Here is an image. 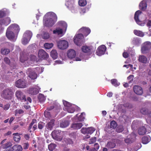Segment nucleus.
<instances>
[{"mask_svg": "<svg viewBox=\"0 0 151 151\" xmlns=\"http://www.w3.org/2000/svg\"><path fill=\"white\" fill-rule=\"evenodd\" d=\"M87 4V2L86 0H79L78 1V4L79 5L81 6H84Z\"/></svg>", "mask_w": 151, "mask_h": 151, "instance_id": "nucleus-43", "label": "nucleus"}, {"mask_svg": "<svg viewBox=\"0 0 151 151\" xmlns=\"http://www.w3.org/2000/svg\"><path fill=\"white\" fill-rule=\"evenodd\" d=\"M29 77L32 79H35L37 78V74L34 71L31 72L28 76Z\"/></svg>", "mask_w": 151, "mask_h": 151, "instance_id": "nucleus-30", "label": "nucleus"}, {"mask_svg": "<svg viewBox=\"0 0 151 151\" xmlns=\"http://www.w3.org/2000/svg\"><path fill=\"white\" fill-rule=\"evenodd\" d=\"M64 110L67 111L69 113H73L75 111V109L74 107L71 106L68 108H66V109Z\"/></svg>", "mask_w": 151, "mask_h": 151, "instance_id": "nucleus-40", "label": "nucleus"}, {"mask_svg": "<svg viewBox=\"0 0 151 151\" xmlns=\"http://www.w3.org/2000/svg\"><path fill=\"white\" fill-rule=\"evenodd\" d=\"M4 20L6 23V25H8L10 23L11 20L10 18L7 17L4 19Z\"/></svg>", "mask_w": 151, "mask_h": 151, "instance_id": "nucleus-54", "label": "nucleus"}, {"mask_svg": "<svg viewBox=\"0 0 151 151\" xmlns=\"http://www.w3.org/2000/svg\"><path fill=\"white\" fill-rule=\"evenodd\" d=\"M22 145L24 149L26 150L28 148L29 145L28 142H26L23 143Z\"/></svg>", "mask_w": 151, "mask_h": 151, "instance_id": "nucleus-56", "label": "nucleus"}, {"mask_svg": "<svg viewBox=\"0 0 151 151\" xmlns=\"http://www.w3.org/2000/svg\"><path fill=\"white\" fill-rule=\"evenodd\" d=\"M99 145L98 143H96L94 144L93 148L97 150L99 149Z\"/></svg>", "mask_w": 151, "mask_h": 151, "instance_id": "nucleus-63", "label": "nucleus"}, {"mask_svg": "<svg viewBox=\"0 0 151 151\" xmlns=\"http://www.w3.org/2000/svg\"><path fill=\"white\" fill-rule=\"evenodd\" d=\"M63 103L65 106L64 109H66V108L70 107L72 105L71 104L65 100H63Z\"/></svg>", "mask_w": 151, "mask_h": 151, "instance_id": "nucleus-34", "label": "nucleus"}, {"mask_svg": "<svg viewBox=\"0 0 151 151\" xmlns=\"http://www.w3.org/2000/svg\"><path fill=\"white\" fill-rule=\"evenodd\" d=\"M65 142L67 144H72L73 143V141H72V139L70 138L65 139Z\"/></svg>", "mask_w": 151, "mask_h": 151, "instance_id": "nucleus-51", "label": "nucleus"}, {"mask_svg": "<svg viewBox=\"0 0 151 151\" xmlns=\"http://www.w3.org/2000/svg\"><path fill=\"white\" fill-rule=\"evenodd\" d=\"M134 33L136 35L139 37H142L144 35L143 33L140 31L134 30Z\"/></svg>", "mask_w": 151, "mask_h": 151, "instance_id": "nucleus-31", "label": "nucleus"}, {"mask_svg": "<svg viewBox=\"0 0 151 151\" xmlns=\"http://www.w3.org/2000/svg\"><path fill=\"white\" fill-rule=\"evenodd\" d=\"M141 113L144 115H146L148 113V110L145 108H143L140 110Z\"/></svg>", "mask_w": 151, "mask_h": 151, "instance_id": "nucleus-48", "label": "nucleus"}, {"mask_svg": "<svg viewBox=\"0 0 151 151\" xmlns=\"http://www.w3.org/2000/svg\"><path fill=\"white\" fill-rule=\"evenodd\" d=\"M40 89V88L38 86L37 87L31 88L29 89L28 93L32 95H35L38 94Z\"/></svg>", "mask_w": 151, "mask_h": 151, "instance_id": "nucleus-14", "label": "nucleus"}, {"mask_svg": "<svg viewBox=\"0 0 151 151\" xmlns=\"http://www.w3.org/2000/svg\"><path fill=\"white\" fill-rule=\"evenodd\" d=\"M30 40L23 36V37L22 39V43L24 45H26L29 42Z\"/></svg>", "mask_w": 151, "mask_h": 151, "instance_id": "nucleus-39", "label": "nucleus"}, {"mask_svg": "<svg viewBox=\"0 0 151 151\" xmlns=\"http://www.w3.org/2000/svg\"><path fill=\"white\" fill-rule=\"evenodd\" d=\"M38 55L40 58L44 60H47L49 57L48 54L43 49L39 50Z\"/></svg>", "mask_w": 151, "mask_h": 151, "instance_id": "nucleus-7", "label": "nucleus"}, {"mask_svg": "<svg viewBox=\"0 0 151 151\" xmlns=\"http://www.w3.org/2000/svg\"><path fill=\"white\" fill-rule=\"evenodd\" d=\"M15 86L19 88H24L26 87L27 83L24 79H20L16 81Z\"/></svg>", "mask_w": 151, "mask_h": 151, "instance_id": "nucleus-6", "label": "nucleus"}, {"mask_svg": "<svg viewBox=\"0 0 151 151\" xmlns=\"http://www.w3.org/2000/svg\"><path fill=\"white\" fill-rule=\"evenodd\" d=\"M14 150L16 151H21L22 148L21 145H15L13 146Z\"/></svg>", "mask_w": 151, "mask_h": 151, "instance_id": "nucleus-35", "label": "nucleus"}, {"mask_svg": "<svg viewBox=\"0 0 151 151\" xmlns=\"http://www.w3.org/2000/svg\"><path fill=\"white\" fill-rule=\"evenodd\" d=\"M53 33L58 35L61 34L63 33V30L61 29H56L53 31Z\"/></svg>", "mask_w": 151, "mask_h": 151, "instance_id": "nucleus-41", "label": "nucleus"}, {"mask_svg": "<svg viewBox=\"0 0 151 151\" xmlns=\"http://www.w3.org/2000/svg\"><path fill=\"white\" fill-rule=\"evenodd\" d=\"M0 25H6V23L4 19L0 20Z\"/></svg>", "mask_w": 151, "mask_h": 151, "instance_id": "nucleus-64", "label": "nucleus"}, {"mask_svg": "<svg viewBox=\"0 0 151 151\" xmlns=\"http://www.w3.org/2000/svg\"><path fill=\"white\" fill-rule=\"evenodd\" d=\"M45 125V124L44 122H40L38 124V128L40 129H41L43 128Z\"/></svg>", "mask_w": 151, "mask_h": 151, "instance_id": "nucleus-45", "label": "nucleus"}, {"mask_svg": "<svg viewBox=\"0 0 151 151\" xmlns=\"http://www.w3.org/2000/svg\"><path fill=\"white\" fill-rule=\"evenodd\" d=\"M79 32L82 33L83 36L86 37L90 34L91 30L88 27H83L79 29Z\"/></svg>", "mask_w": 151, "mask_h": 151, "instance_id": "nucleus-10", "label": "nucleus"}, {"mask_svg": "<svg viewBox=\"0 0 151 151\" xmlns=\"http://www.w3.org/2000/svg\"><path fill=\"white\" fill-rule=\"evenodd\" d=\"M50 56L54 59H55L58 57V53L55 50H52L50 52Z\"/></svg>", "mask_w": 151, "mask_h": 151, "instance_id": "nucleus-26", "label": "nucleus"}, {"mask_svg": "<svg viewBox=\"0 0 151 151\" xmlns=\"http://www.w3.org/2000/svg\"><path fill=\"white\" fill-rule=\"evenodd\" d=\"M13 135H14V141L18 142L20 140L21 137L18 133H14Z\"/></svg>", "mask_w": 151, "mask_h": 151, "instance_id": "nucleus-28", "label": "nucleus"}, {"mask_svg": "<svg viewBox=\"0 0 151 151\" xmlns=\"http://www.w3.org/2000/svg\"><path fill=\"white\" fill-rule=\"evenodd\" d=\"M4 62L7 64L9 65L10 63V61L9 58L5 57L4 59Z\"/></svg>", "mask_w": 151, "mask_h": 151, "instance_id": "nucleus-59", "label": "nucleus"}, {"mask_svg": "<svg viewBox=\"0 0 151 151\" xmlns=\"http://www.w3.org/2000/svg\"><path fill=\"white\" fill-rule=\"evenodd\" d=\"M38 99L40 102H43L45 100V98L44 95L42 94H39L38 96Z\"/></svg>", "mask_w": 151, "mask_h": 151, "instance_id": "nucleus-37", "label": "nucleus"}, {"mask_svg": "<svg viewBox=\"0 0 151 151\" xmlns=\"http://www.w3.org/2000/svg\"><path fill=\"white\" fill-rule=\"evenodd\" d=\"M139 61L142 63L146 64L147 62V59L144 55H139L138 58Z\"/></svg>", "mask_w": 151, "mask_h": 151, "instance_id": "nucleus-20", "label": "nucleus"}, {"mask_svg": "<svg viewBox=\"0 0 151 151\" xmlns=\"http://www.w3.org/2000/svg\"><path fill=\"white\" fill-rule=\"evenodd\" d=\"M146 129L145 127L142 126L138 129V132L139 135H143L146 134Z\"/></svg>", "mask_w": 151, "mask_h": 151, "instance_id": "nucleus-21", "label": "nucleus"}, {"mask_svg": "<svg viewBox=\"0 0 151 151\" xmlns=\"http://www.w3.org/2000/svg\"><path fill=\"white\" fill-rule=\"evenodd\" d=\"M50 37L49 34L47 32L44 33L42 36V38L45 39H47Z\"/></svg>", "mask_w": 151, "mask_h": 151, "instance_id": "nucleus-47", "label": "nucleus"}, {"mask_svg": "<svg viewBox=\"0 0 151 151\" xmlns=\"http://www.w3.org/2000/svg\"><path fill=\"white\" fill-rule=\"evenodd\" d=\"M141 13V12L140 10H138L134 14V19L136 23L138 24H139V23L140 22L139 19V16Z\"/></svg>", "mask_w": 151, "mask_h": 151, "instance_id": "nucleus-22", "label": "nucleus"}, {"mask_svg": "<svg viewBox=\"0 0 151 151\" xmlns=\"http://www.w3.org/2000/svg\"><path fill=\"white\" fill-rule=\"evenodd\" d=\"M15 28L17 29V30L18 32L19 31L20 28L19 26L18 25L16 24H13L11 25L7 29L6 35L7 37L10 40H12L14 38V34L12 32L9 31V30L11 29H14Z\"/></svg>", "mask_w": 151, "mask_h": 151, "instance_id": "nucleus-2", "label": "nucleus"}, {"mask_svg": "<svg viewBox=\"0 0 151 151\" xmlns=\"http://www.w3.org/2000/svg\"><path fill=\"white\" fill-rule=\"evenodd\" d=\"M77 122V123L72 124L70 127L71 128L74 129H80L83 125L82 123L78 122Z\"/></svg>", "mask_w": 151, "mask_h": 151, "instance_id": "nucleus-16", "label": "nucleus"}, {"mask_svg": "<svg viewBox=\"0 0 151 151\" xmlns=\"http://www.w3.org/2000/svg\"><path fill=\"white\" fill-rule=\"evenodd\" d=\"M133 90L134 93L138 95H142L143 93V90L142 88L138 86H135L133 87Z\"/></svg>", "mask_w": 151, "mask_h": 151, "instance_id": "nucleus-11", "label": "nucleus"}, {"mask_svg": "<svg viewBox=\"0 0 151 151\" xmlns=\"http://www.w3.org/2000/svg\"><path fill=\"white\" fill-rule=\"evenodd\" d=\"M69 125V122L68 121H64L60 123V126L62 128H65L68 127Z\"/></svg>", "mask_w": 151, "mask_h": 151, "instance_id": "nucleus-29", "label": "nucleus"}, {"mask_svg": "<svg viewBox=\"0 0 151 151\" xmlns=\"http://www.w3.org/2000/svg\"><path fill=\"white\" fill-rule=\"evenodd\" d=\"M111 81L112 85L115 87H117L120 84L118 82L117 80L116 79H113L111 80Z\"/></svg>", "mask_w": 151, "mask_h": 151, "instance_id": "nucleus-33", "label": "nucleus"}, {"mask_svg": "<svg viewBox=\"0 0 151 151\" xmlns=\"http://www.w3.org/2000/svg\"><path fill=\"white\" fill-rule=\"evenodd\" d=\"M151 48V43L149 42H146L141 48L142 52L145 53Z\"/></svg>", "mask_w": 151, "mask_h": 151, "instance_id": "nucleus-12", "label": "nucleus"}, {"mask_svg": "<svg viewBox=\"0 0 151 151\" xmlns=\"http://www.w3.org/2000/svg\"><path fill=\"white\" fill-rule=\"evenodd\" d=\"M117 126V124L116 122L113 120L110 123V127L112 129H114Z\"/></svg>", "mask_w": 151, "mask_h": 151, "instance_id": "nucleus-42", "label": "nucleus"}, {"mask_svg": "<svg viewBox=\"0 0 151 151\" xmlns=\"http://www.w3.org/2000/svg\"><path fill=\"white\" fill-rule=\"evenodd\" d=\"M76 55V52L74 50L70 49L68 51L67 56L69 58H73L75 57Z\"/></svg>", "mask_w": 151, "mask_h": 151, "instance_id": "nucleus-17", "label": "nucleus"}, {"mask_svg": "<svg viewBox=\"0 0 151 151\" xmlns=\"http://www.w3.org/2000/svg\"><path fill=\"white\" fill-rule=\"evenodd\" d=\"M60 133L59 131H53L51 133V135L53 139H58L60 136Z\"/></svg>", "mask_w": 151, "mask_h": 151, "instance_id": "nucleus-19", "label": "nucleus"}, {"mask_svg": "<svg viewBox=\"0 0 151 151\" xmlns=\"http://www.w3.org/2000/svg\"><path fill=\"white\" fill-rule=\"evenodd\" d=\"M56 146V145L54 144H51L48 145V149L49 150L52 151L55 149Z\"/></svg>", "mask_w": 151, "mask_h": 151, "instance_id": "nucleus-44", "label": "nucleus"}, {"mask_svg": "<svg viewBox=\"0 0 151 151\" xmlns=\"http://www.w3.org/2000/svg\"><path fill=\"white\" fill-rule=\"evenodd\" d=\"M81 132L83 134H88V128H82L81 130Z\"/></svg>", "mask_w": 151, "mask_h": 151, "instance_id": "nucleus-52", "label": "nucleus"}, {"mask_svg": "<svg viewBox=\"0 0 151 151\" xmlns=\"http://www.w3.org/2000/svg\"><path fill=\"white\" fill-rule=\"evenodd\" d=\"M73 41L77 45L79 46L81 45L83 43L82 40H81L75 37L73 38Z\"/></svg>", "mask_w": 151, "mask_h": 151, "instance_id": "nucleus-23", "label": "nucleus"}, {"mask_svg": "<svg viewBox=\"0 0 151 151\" xmlns=\"http://www.w3.org/2000/svg\"><path fill=\"white\" fill-rule=\"evenodd\" d=\"M116 146L115 139H112L111 141L108 142L106 147L109 149H111L114 148Z\"/></svg>", "mask_w": 151, "mask_h": 151, "instance_id": "nucleus-15", "label": "nucleus"}, {"mask_svg": "<svg viewBox=\"0 0 151 151\" xmlns=\"http://www.w3.org/2000/svg\"><path fill=\"white\" fill-rule=\"evenodd\" d=\"M12 145V143L10 142H8L3 145L4 148H6L11 147Z\"/></svg>", "mask_w": 151, "mask_h": 151, "instance_id": "nucleus-49", "label": "nucleus"}, {"mask_svg": "<svg viewBox=\"0 0 151 151\" xmlns=\"http://www.w3.org/2000/svg\"><path fill=\"white\" fill-rule=\"evenodd\" d=\"M5 151H13L14 150L13 147H10L5 149Z\"/></svg>", "mask_w": 151, "mask_h": 151, "instance_id": "nucleus-62", "label": "nucleus"}, {"mask_svg": "<svg viewBox=\"0 0 151 151\" xmlns=\"http://www.w3.org/2000/svg\"><path fill=\"white\" fill-rule=\"evenodd\" d=\"M55 120L54 119L51 120L46 125V127L48 130H51L55 125Z\"/></svg>", "mask_w": 151, "mask_h": 151, "instance_id": "nucleus-18", "label": "nucleus"}, {"mask_svg": "<svg viewBox=\"0 0 151 151\" xmlns=\"http://www.w3.org/2000/svg\"><path fill=\"white\" fill-rule=\"evenodd\" d=\"M32 35V32L29 30L26 31L24 34V36L28 38L29 39H31Z\"/></svg>", "mask_w": 151, "mask_h": 151, "instance_id": "nucleus-25", "label": "nucleus"}, {"mask_svg": "<svg viewBox=\"0 0 151 151\" xmlns=\"http://www.w3.org/2000/svg\"><path fill=\"white\" fill-rule=\"evenodd\" d=\"M106 47L104 45L99 46L96 50V54L99 56H101L104 54L106 50Z\"/></svg>", "mask_w": 151, "mask_h": 151, "instance_id": "nucleus-9", "label": "nucleus"}, {"mask_svg": "<svg viewBox=\"0 0 151 151\" xmlns=\"http://www.w3.org/2000/svg\"><path fill=\"white\" fill-rule=\"evenodd\" d=\"M57 44L58 48L62 50L66 49L68 46V42L65 40H60L58 42Z\"/></svg>", "mask_w": 151, "mask_h": 151, "instance_id": "nucleus-5", "label": "nucleus"}, {"mask_svg": "<svg viewBox=\"0 0 151 151\" xmlns=\"http://www.w3.org/2000/svg\"><path fill=\"white\" fill-rule=\"evenodd\" d=\"M124 141L125 143L127 145L131 144L133 142V141L129 138H126L124 139Z\"/></svg>", "mask_w": 151, "mask_h": 151, "instance_id": "nucleus-50", "label": "nucleus"}, {"mask_svg": "<svg viewBox=\"0 0 151 151\" xmlns=\"http://www.w3.org/2000/svg\"><path fill=\"white\" fill-rule=\"evenodd\" d=\"M15 112L16 115L17 114H23L24 113V111L22 109H17L15 110Z\"/></svg>", "mask_w": 151, "mask_h": 151, "instance_id": "nucleus-53", "label": "nucleus"}, {"mask_svg": "<svg viewBox=\"0 0 151 151\" xmlns=\"http://www.w3.org/2000/svg\"><path fill=\"white\" fill-rule=\"evenodd\" d=\"M53 46V44L52 43H46L44 45L45 48L47 49L51 48Z\"/></svg>", "mask_w": 151, "mask_h": 151, "instance_id": "nucleus-38", "label": "nucleus"}, {"mask_svg": "<svg viewBox=\"0 0 151 151\" xmlns=\"http://www.w3.org/2000/svg\"><path fill=\"white\" fill-rule=\"evenodd\" d=\"M88 133L91 134L96 129L93 127H90L88 128Z\"/></svg>", "mask_w": 151, "mask_h": 151, "instance_id": "nucleus-46", "label": "nucleus"}, {"mask_svg": "<svg viewBox=\"0 0 151 151\" xmlns=\"http://www.w3.org/2000/svg\"><path fill=\"white\" fill-rule=\"evenodd\" d=\"M74 37L82 40L83 38V35L82 33L78 34L76 35Z\"/></svg>", "mask_w": 151, "mask_h": 151, "instance_id": "nucleus-55", "label": "nucleus"}, {"mask_svg": "<svg viewBox=\"0 0 151 151\" xmlns=\"http://www.w3.org/2000/svg\"><path fill=\"white\" fill-rule=\"evenodd\" d=\"M147 3L145 1H142L139 4L140 9L142 10H145L147 8Z\"/></svg>", "mask_w": 151, "mask_h": 151, "instance_id": "nucleus-24", "label": "nucleus"}, {"mask_svg": "<svg viewBox=\"0 0 151 151\" xmlns=\"http://www.w3.org/2000/svg\"><path fill=\"white\" fill-rule=\"evenodd\" d=\"M96 141V137H93L90 139L89 141V144H91L94 143Z\"/></svg>", "mask_w": 151, "mask_h": 151, "instance_id": "nucleus-57", "label": "nucleus"}, {"mask_svg": "<svg viewBox=\"0 0 151 151\" xmlns=\"http://www.w3.org/2000/svg\"><path fill=\"white\" fill-rule=\"evenodd\" d=\"M57 20L56 15L54 14L52 18L47 19L45 23V25L47 27H52L54 24Z\"/></svg>", "mask_w": 151, "mask_h": 151, "instance_id": "nucleus-3", "label": "nucleus"}, {"mask_svg": "<svg viewBox=\"0 0 151 151\" xmlns=\"http://www.w3.org/2000/svg\"><path fill=\"white\" fill-rule=\"evenodd\" d=\"M6 14L4 12L0 11V18H2Z\"/></svg>", "mask_w": 151, "mask_h": 151, "instance_id": "nucleus-60", "label": "nucleus"}, {"mask_svg": "<svg viewBox=\"0 0 151 151\" xmlns=\"http://www.w3.org/2000/svg\"><path fill=\"white\" fill-rule=\"evenodd\" d=\"M150 141L149 137L147 136H144L142 138V142L143 144H147Z\"/></svg>", "mask_w": 151, "mask_h": 151, "instance_id": "nucleus-36", "label": "nucleus"}, {"mask_svg": "<svg viewBox=\"0 0 151 151\" xmlns=\"http://www.w3.org/2000/svg\"><path fill=\"white\" fill-rule=\"evenodd\" d=\"M85 114L83 112L81 114V115L78 118V119L79 122L84 121L85 119Z\"/></svg>", "mask_w": 151, "mask_h": 151, "instance_id": "nucleus-32", "label": "nucleus"}, {"mask_svg": "<svg viewBox=\"0 0 151 151\" xmlns=\"http://www.w3.org/2000/svg\"><path fill=\"white\" fill-rule=\"evenodd\" d=\"M65 5L70 10H74L76 7L75 0H68L66 3Z\"/></svg>", "mask_w": 151, "mask_h": 151, "instance_id": "nucleus-8", "label": "nucleus"}, {"mask_svg": "<svg viewBox=\"0 0 151 151\" xmlns=\"http://www.w3.org/2000/svg\"><path fill=\"white\" fill-rule=\"evenodd\" d=\"M82 51L86 53L91 54L93 51L92 47L87 45L83 46L81 48Z\"/></svg>", "mask_w": 151, "mask_h": 151, "instance_id": "nucleus-13", "label": "nucleus"}, {"mask_svg": "<svg viewBox=\"0 0 151 151\" xmlns=\"http://www.w3.org/2000/svg\"><path fill=\"white\" fill-rule=\"evenodd\" d=\"M12 90L10 88L5 89L2 92L1 94V96L2 98L7 100L12 99Z\"/></svg>", "mask_w": 151, "mask_h": 151, "instance_id": "nucleus-1", "label": "nucleus"}, {"mask_svg": "<svg viewBox=\"0 0 151 151\" xmlns=\"http://www.w3.org/2000/svg\"><path fill=\"white\" fill-rule=\"evenodd\" d=\"M15 96L19 101L24 102L27 101L26 96L22 91L20 90H17L16 92Z\"/></svg>", "mask_w": 151, "mask_h": 151, "instance_id": "nucleus-4", "label": "nucleus"}, {"mask_svg": "<svg viewBox=\"0 0 151 151\" xmlns=\"http://www.w3.org/2000/svg\"><path fill=\"white\" fill-rule=\"evenodd\" d=\"M129 56V53L127 52H124L123 53V56L125 58H127Z\"/></svg>", "mask_w": 151, "mask_h": 151, "instance_id": "nucleus-61", "label": "nucleus"}, {"mask_svg": "<svg viewBox=\"0 0 151 151\" xmlns=\"http://www.w3.org/2000/svg\"><path fill=\"white\" fill-rule=\"evenodd\" d=\"M10 106V104L9 103H7L4 106L3 108L4 110H7L9 109Z\"/></svg>", "mask_w": 151, "mask_h": 151, "instance_id": "nucleus-58", "label": "nucleus"}, {"mask_svg": "<svg viewBox=\"0 0 151 151\" xmlns=\"http://www.w3.org/2000/svg\"><path fill=\"white\" fill-rule=\"evenodd\" d=\"M10 52V50L9 49L2 48L1 51V52L2 55H6Z\"/></svg>", "mask_w": 151, "mask_h": 151, "instance_id": "nucleus-27", "label": "nucleus"}]
</instances>
